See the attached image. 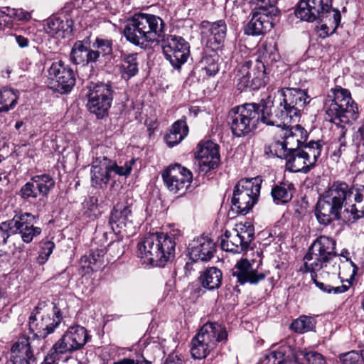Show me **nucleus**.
<instances>
[{"mask_svg": "<svg viewBox=\"0 0 364 364\" xmlns=\"http://www.w3.org/2000/svg\"><path fill=\"white\" fill-rule=\"evenodd\" d=\"M237 87L241 92L257 90L267 82L265 66L261 61L246 60L239 65L237 74Z\"/></svg>", "mask_w": 364, "mask_h": 364, "instance_id": "7", "label": "nucleus"}, {"mask_svg": "<svg viewBox=\"0 0 364 364\" xmlns=\"http://www.w3.org/2000/svg\"><path fill=\"white\" fill-rule=\"evenodd\" d=\"M212 350L196 336L191 340V353L195 359H203Z\"/></svg>", "mask_w": 364, "mask_h": 364, "instance_id": "45", "label": "nucleus"}, {"mask_svg": "<svg viewBox=\"0 0 364 364\" xmlns=\"http://www.w3.org/2000/svg\"><path fill=\"white\" fill-rule=\"evenodd\" d=\"M322 144L320 141H311L300 149L290 151L286 158V168L291 172L308 173L321 156Z\"/></svg>", "mask_w": 364, "mask_h": 364, "instance_id": "6", "label": "nucleus"}, {"mask_svg": "<svg viewBox=\"0 0 364 364\" xmlns=\"http://www.w3.org/2000/svg\"><path fill=\"white\" fill-rule=\"evenodd\" d=\"M63 353L58 352V349L55 350V346L53 345L50 348L49 353L44 359L45 364H58L60 355Z\"/></svg>", "mask_w": 364, "mask_h": 364, "instance_id": "55", "label": "nucleus"}, {"mask_svg": "<svg viewBox=\"0 0 364 364\" xmlns=\"http://www.w3.org/2000/svg\"><path fill=\"white\" fill-rule=\"evenodd\" d=\"M332 18L329 19L330 23H323L320 26V30L323 32L320 33V36L325 38L330 34L333 33L341 23V13L338 10H332Z\"/></svg>", "mask_w": 364, "mask_h": 364, "instance_id": "44", "label": "nucleus"}, {"mask_svg": "<svg viewBox=\"0 0 364 364\" xmlns=\"http://www.w3.org/2000/svg\"><path fill=\"white\" fill-rule=\"evenodd\" d=\"M222 279L221 270L215 267L207 268L199 277L203 287L209 290L218 289L221 285Z\"/></svg>", "mask_w": 364, "mask_h": 364, "instance_id": "31", "label": "nucleus"}, {"mask_svg": "<svg viewBox=\"0 0 364 364\" xmlns=\"http://www.w3.org/2000/svg\"><path fill=\"white\" fill-rule=\"evenodd\" d=\"M164 364H181L178 360H176L173 357H168Z\"/></svg>", "mask_w": 364, "mask_h": 364, "instance_id": "63", "label": "nucleus"}, {"mask_svg": "<svg viewBox=\"0 0 364 364\" xmlns=\"http://www.w3.org/2000/svg\"><path fill=\"white\" fill-rule=\"evenodd\" d=\"M68 26L67 22H64L61 18L53 16L50 18L45 25V31L50 36H63V33Z\"/></svg>", "mask_w": 364, "mask_h": 364, "instance_id": "37", "label": "nucleus"}, {"mask_svg": "<svg viewBox=\"0 0 364 364\" xmlns=\"http://www.w3.org/2000/svg\"><path fill=\"white\" fill-rule=\"evenodd\" d=\"M252 206H245L244 208H239L238 214L245 215L247 214L252 209Z\"/></svg>", "mask_w": 364, "mask_h": 364, "instance_id": "62", "label": "nucleus"}, {"mask_svg": "<svg viewBox=\"0 0 364 364\" xmlns=\"http://www.w3.org/2000/svg\"><path fill=\"white\" fill-rule=\"evenodd\" d=\"M216 54H205L200 61V68L205 71L208 76L215 75L219 70Z\"/></svg>", "mask_w": 364, "mask_h": 364, "instance_id": "42", "label": "nucleus"}, {"mask_svg": "<svg viewBox=\"0 0 364 364\" xmlns=\"http://www.w3.org/2000/svg\"><path fill=\"white\" fill-rule=\"evenodd\" d=\"M41 55L39 50L36 48L33 47V48L27 52L26 61H28L29 65L33 64L38 65L41 61Z\"/></svg>", "mask_w": 364, "mask_h": 364, "instance_id": "54", "label": "nucleus"}, {"mask_svg": "<svg viewBox=\"0 0 364 364\" xmlns=\"http://www.w3.org/2000/svg\"><path fill=\"white\" fill-rule=\"evenodd\" d=\"M283 102H281L294 118L300 115L301 108L309 102L305 90L299 88L284 87L282 90Z\"/></svg>", "mask_w": 364, "mask_h": 364, "instance_id": "16", "label": "nucleus"}, {"mask_svg": "<svg viewBox=\"0 0 364 364\" xmlns=\"http://www.w3.org/2000/svg\"><path fill=\"white\" fill-rule=\"evenodd\" d=\"M135 161L134 159H131L125 161L123 165H119L116 161L107 157V164L110 174L112 175V173H114L116 175L120 176H128L132 171V166L135 164Z\"/></svg>", "mask_w": 364, "mask_h": 364, "instance_id": "39", "label": "nucleus"}, {"mask_svg": "<svg viewBox=\"0 0 364 364\" xmlns=\"http://www.w3.org/2000/svg\"><path fill=\"white\" fill-rule=\"evenodd\" d=\"M350 209L346 208L344 211H346L347 213H350L353 220H357L364 217V209L358 210L357 208H355V206H350Z\"/></svg>", "mask_w": 364, "mask_h": 364, "instance_id": "59", "label": "nucleus"}, {"mask_svg": "<svg viewBox=\"0 0 364 364\" xmlns=\"http://www.w3.org/2000/svg\"><path fill=\"white\" fill-rule=\"evenodd\" d=\"M196 157L200 171L207 173L220 164L219 146L211 141H200L197 146Z\"/></svg>", "mask_w": 364, "mask_h": 364, "instance_id": "15", "label": "nucleus"}, {"mask_svg": "<svg viewBox=\"0 0 364 364\" xmlns=\"http://www.w3.org/2000/svg\"><path fill=\"white\" fill-rule=\"evenodd\" d=\"M216 252L215 242L208 237H200L193 240L188 246L190 258L196 262H208Z\"/></svg>", "mask_w": 364, "mask_h": 364, "instance_id": "20", "label": "nucleus"}, {"mask_svg": "<svg viewBox=\"0 0 364 364\" xmlns=\"http://www.w3.org/2000/svg\"><path fill=\"white\" fill-rule=\"evenodd\" d=\"M336 245L332 238L324 235L318 237L304 257L305 271L318 272L321 277L325 273L336 276L340 269Z\"/></svg>", "mask_w": 364, "mask_h": 364, "instance_id": "2", "label": "nucleus"}, {"mask_svg": "<svg viewBox=\"0 0 364 364\" xmlns=\"http://www.w3.org/2000/svg\"><path fill=\"white\" fill-rule=\"evenodd\" d=\"M22 215L15 216L12 220L3 222L0 225V245H5L7 239L17 235V237L23 239V230L21 223Z\"/></svg>", "mask_w": 364, "mask_h": 364, "instance_id": "27", "label": "nucleus"}, {"mask_svg": "<svg viewBox=\"0 0 364 364\" xmlns=\"http://www.w3.org/2000/svg\"><path fill=\"white\" fill-rule=\"evenodd\" d=\"M23 344L19 341L14 343L10 352V362L12 364H23Z\"/></svg>", "mask_w": 364, "mask_h": 364, "instance_id": "50", "label": "nucleus"}, {"mask_svg": "<svg viewBox=\"0 0 364 364\" xmlns=\"http://www.w3.org/2000/svg\"><path fill=\"white\" fill-rule=\"evenodd\" d=\"M70 60L75 65L82 66L93 63L94 60L91 55V48L88 43L84 41H76L70 53Z\"/></svg>", "mask_w": 364, "mask_h": 364, "instance_id": "26", "label": "nucleus"}, {"mask_svg": "<svg viewBox=\"0 0 364 364\" xmlns=\"http://www.w3.org/2000/svg\"><path fill=\"white\" fill-rule=\"evenodd\" d=\"M293 356L297 364H326L323 355L316 351L301 350L296 351Z\"/></svg>", "mask_w": 364, "mask_h": 364, "instance_id": "34", "label": "nucleus"}, {"mask_svg": "<svg viewBox=\"0 0 364 364\" xmlns=\"http://www.w3.org/2000/svg\"><path fill=\"white\" fill-rule=\"evenodd\" d=\"M259 105L260 106L261 121L267 125L281 127L282 130L294 120V117L289 114L286 109H284L281 102L279 106L274 108L272 111V101L270 96H268L266 100H262L261 105Z\"/></svg>", "mask_w": 364, "mask_h": 364, "instance_id": "14", "label": "nucleus"}, {"mask_svg": "<svg viewBox=\"0 0 364 364\" xmlns=\"http://www.w3.org/2000/svg\"><path fill=\"white\" fill-rule=\"evenodd\" d=\"M188 127L185 120L179 119L171 126L169 132L164 136V140L169 147L179 144L188 134Z\"/></svg>", "mask_w": 364, "mask_h": 364, "instance_id": "28", "label": "nucleus"}, {"mask_svg": "<svg viewBox=\"0 0 364 364\" xmlns=\"http://www.w3.org/2000/svg\"><path fill=\"white\" fill-rule=\"evenodd\" d=\"M340 360L343 364H363L361 353L354 350L342 355Z\"/></svg>", "mask_w": 364, "mask_h": 364, "instance_id": "52", "label": "nucleus"}, {"mask_svg": "<svg viewBox=\"0 0 364 364\" xmlns=\"http://www.w3.org/2000/svg\"><path fill=\"white\" fill-rule=\"evenodd\" d=\"M176 244L171 235L159 232L150 233L138 242L136 255L145 263L164 267L174 257Z\"/></svg>", "mask_w": 364, "mask_h": 364, "instance_id": "3", "label": "nucleus"}, {"mask_svg": "<svg viewBox=\"0 0 364 364\" xmlns=\"http://www.w3.org/2000/svg\"><path fill=\"white\" fill-rule=\"evenodd\" d=\"M11 72L12 70L9 67H8L5 70L2 71V76L4 77H9Z\"/></svg>", "mask_w": 364, "mask_h": 364, "instance_id": "64", "label": "nucleus"}, {"mask_svg": "<svg viewBox=\"0 0 364 364\" xmlns=\"http://www.w3.org/2000/svg\"><path fill=\"white\" fill-rule=\"evenodd\" d=\"M346 132L345 125L338 127L337 136L331 144V158L336 162H338L341 158H347L352 151L353 144L347 141Z\"/></svg>", "mask_w": 364, "mask_h": 364, "instance_id": "23", "label": "nucleus"}, {"mask_svg": "<svg viewBox=\"0 0 364 364\" xmlns=\"http://www.w3.org/2000/svg\"><path fill=\"white\" fill-rule=\"evenodd\" d=\"M55 247V244L52 241H46L41 247V250L37 257V262L39 264H43L48 259L49 256L52 253Z\"/></svg>", "mask_w": 364, "mask_h": 364, "instance_id": "51", "label": "nucleus"}, {"mask_svg": "<svg viewBox=\"0 0 364 364\" xmlns=\"http://www.w3.org/2000/svg\"><path fill=\"white\" fill-rule=\"evenodd\" d=\"M316 324V321L313 317L308 316H301L294 320L291 324V328L294 331L303 333L311 331Z\"/></svg>", "mask_w": 364, "mask_h": 364, "instance_id": "41", "label": "nucleus"}, {"mask_svg": "<svg viewBox=\"0 0 364 364\" xmlns=\"http://www.w3.org/2000/svg\"><path fill=\"white\" fill-rule=\"evenodd\" d=\"M269 149L272 154H275L277 157L284 159H286L287 155L290 152L284 140L282 141L277 140L272 142L269 146Z\"/></svg>", "mask_w": 364, "mask_h": 364, "instance_id": "49", "label": "nucleus"}, {"mask_svg": "<svg viewBox=\"0 0 364 364\" xmlns=\"http://www.w3.org/2000/svg\"><path fill=\"white\" fill-rule=\"evenodd\" d=\"M90 175L92 186L103 188L107 184L112 175L108 170L107 156H100L92 161Z\"/></svg>", "mask_w": 364, "mask_h": 364, "instance_id": "22", "label": "nucleus"}, {"mask_svg": "<svg viewBox=\"0 0 364 364\" xmlns=\"http://www.w3.org/2000/svg\"><path fill=\"white\" fill-rule=\"evenodd\" d=\"M262 182L259 176L239 181L234 187L232 205H256L259 200Z\"/></svg>", "mask_w": 364, "mask_h": 364, "instance_id": "10", "label": "nucleus"}, {"mask_svg": "<svg viewBox=\"0 0 364 364\" xmlns=\"http://www.w3.org/2000/svg\"><path fill=\"white\" fill-rule=\"evenodd\" d=\"M112 53V41L97 38L91 48L94 63L100 60V58H105Z\"/></svg>", "mask_w": 364, "mask_h": 364, "instance_id": "33", "label": "nucleus"}, {"mask_svg": "<svg viewBox=\"0 0 364 364\" xmlns=\"http://www.w3.org/2000/svg\"><path fill=\"white\" fill-rule=\"evenodd\" d=\"M112 364H151V362L145 359L143 355H141L136 359L124 358L117 362H114Z\"/></svg>", "mask_w": 364, "mask_h": 364, "instance_id": "57", "label": "nucleus"}, {"mask_svg": "<svg viewBox=\"0 0 364 364\" xmlns=\"http://www.w3.org/2000/svg\"><path fill=\"white\" fill-rule=\"evenodd\" d=\"M105 252L104 249H96L95 250H92L88 257V267L92 269L94 268L100 267L104 263Z\"/></svg>", "mask_w": 364, "mask_h": 364, "instance_id": "48", "label": "nucleus"}, {"mask_svg": "<svg viewBox=\"0 0 364 364\" xmlns=\"http://www.w3.org/2000/svg\"><path fill=\"white\" fill-rule=\"evenodd\" d=\"M232 276L235 277L237 282L240 284L245 283L257 284L264 279L266 274L259 272L257 269L253 268L252 264L247 259L242 258L238 260L232 268Z\"/></svg>", "mask_w": 364, "mask_h": 364, "instance_id": "18", "label": "nucleus"}, {"mask_svg": "<svg viewBox=\"0 0 364 364\" xmlns=\"http://www.w3.org/2000/svg\"><path fill=\"white\" fill-rule=\"evenodd\" d=\"M310 273L311 274V277L314 284L319 289L324 292L331 293L333 291L334 294H341L346 292L349 289V285L342 284L341 286L334 287L318 280V278L325 279L326 277H328L330 274H327V273H325L323 277H321L318 274V272Z\"/></svg>", "mask_w": 364, "mask_h": 364, "instance_id": "38", "label": "nucleus"}, {"mask_svg": "<svg viewBox=\"0 0 364 364\" xmlns=\"http://www.w3.org/2000/svg\"><path fill=\"white\" fill-rule=\"evenodd\" d=\"M323 110L327 119L337 125L352 123L358 117V107L350 92L339 86L328 92L323 101Z\"/></svg>", "mask_w": 364, "mask_h": 364, "instance_id": "4", "label": "nucleus"}, {"mask_svg": "<svg viewBox=\"0 0 364 364\" xmlns=\"http://www.w3.org/2000/svg\"><path fill=\"white\" fill-rule=\"evenodd\" d=\"M165 30L166 23L160 16L138 12L126 20L123 35L128 42L141 48L161 42L166 58L179 69L190 55L189 43L181 36L166 35Z\"/></svg>", "mask_w": 364, "mask_h": 364, "instance_id": "1", "label": "nucleus"}, {"mask_svg": "<svg viewBox=\"0 0 364 364\" xmlns=\"http://www.w3.org/2000/svg\"><path fill=\"white\" fill-rule=\"evenodd\" d=\"M343 206H316L315 215L321 224L328 225L333 220L339 219Z\"/></svg>", "mask_w": 364, "mask_h": 364, "instance_id": "32", "label": "nucleus"}, {"mask_svg": "<svg viewBox=\"0 0 364 364\" xmlns=\"http://www.w3.org/2000/svg\"><path fill=\"white\" fill-rule=\"evenodd\" d=\"M238 232V236L240 237L243 245L247 249L251 242L255 238V228L250 223H245L240 225L238 228L233 229Z\"/></svg>", "mask_w": 364, "mask_h": 364, "instance_id": "43", "label": "nucleus"}, {"mask_svg": "<svg viewBox=\"0 0 364 364\" xmlns=\"http://www.w3.org/2000/svg\"><path fill=\"white\" fill-rule=\"evenodd\" d=\"M129 206H114L109 218L110 224H116L117 227L122 228L126 225L127 221L132 217V212Z\"/></svg>", "mask_w": 364, "mask_h": 364, "instance_id": "35", "label": "nucleus"}, {"mask_svg": "<svg viewBox=\"0 0 364 364\" xmlns=\"http://www.w3.org/2000/svg\"><path fill=\"white\" fill-rule=\"evenodd\" d=\"M164 182L169 191L175 194H183L193 180L191 171L180 164L169 166L162 173Z\"/></svg>", "mask_w": 364, "mask_h": 364, "instance_id": "11", "label": "nucleus"}, {"mask_svg": "<svg viewBox=\"0 0 364 364\" xmlns=\"http://www.w3.org/2000/svg\"><path fill=\"white\" fill-rule=\"evenodd\" d=\"M26 224L24 227V242H30L33 240L34 237L39 235L41 233V228L35 227L33 223L29 225L28 220L24 222Z\"/></svg>", "mask_w": 364, "mask_h": 364, "instance_id": "53", "label": "nucleus"}, {"mask_svg": "<svg viewBox=\"0 0 364 364\" xmlns=\"http://www.w3.org/2000/svg\"><path fill=\"white\" fill-rule=\"evenodd\" d=\"M260 106L255 103L245 104L232 108L228 114V124L233 135L245 136L256 128Z\"/></svg>", "mask_w": 364, "mask_h": 364, "instance_id": "5", "label": "nucleus"}, {"mask_svg": "<svg viewBox=\"0 0 364 364\" xmlns=\"http://www.w3.org/2000/svg\"><path fill=\"white\" fill-rule=\"evenodd\" d=\"M16 103V97L12 90L0 92V113L13 109Z\"/></svg>", "mask_w": 364, "mask_h": 364, "instance_id": "47", "label": "nucleus"}, {"mask_svg": "<svg viewBox=\"0 0 364 364\" xmlns=\"http://www.w3.org/2000/svg\"><path fill=\"white\" fill-rule=\"evenodd\" d=\"M48 73L50 88L58 93L70 92L75 84L73 70L60 60L52 63Z\"/></svg>", "mask_w": 364, "mask_h": 364, "instance_id": "9", "label": "nucleus"}, {"mask_svg": "<svg viewBox=\"0 0 364 364\" xmlns=\"http://www.w3.org/2000/svg\"><path fill=\"white\" fill-rule=\"evenodd\" d=\"M350 198H352L353 203H364V186L359 188H351L350 192Z\"/></svg>", "mask_w": 364, "mask_h": 364, "instance_id": "56", "label": "nucleus"}, {"mask_svg": "<svg viewBox=\"0 0 364 364\" xmlns=\"http://www.w3.org/2000/svg\"><path fill=\"white\" fill-rule=\"evenodd\" d=\"M332 10L331 0H300L294 14L301 21L314 22L328 17Z\"/></svg>", "mask_w": 364, "mask_h": 364, "instance_id": "12", "label": "nucleus"}, {"mask_svg": "<svg viewBox=\"0 0 364 364\" xmlns=\"http://www.w3.org/2000/svg\"><path fill=\"white\" fill-rule=\"evenodd\" d=\"M220 247L223 250L232 253H240L247 250L238 236V232L233 230H226L222 235Z\"/></svg>", "mask_w": 364, "mask_h": 364, "instance_id": "29", "label": "nucleus"}, {"mask_svg": "<svg viewBox=\"0 0 364 364\" xmlns=\"http://www.w3.org/2000/svg\"><path fill=\"white\" fill-rule=\"evenodd\" d=\"M114 91L110 84L100 82L90 86L88 97L87 108L98 119L108 115L112 106Z\"/></svg>", "mask_w": 364, "mask_h": 364, "instance_id": "8", "label": "nucleus"}, {"mask_svg": "<svg viewBox=\"0 0 364 364\" xmlns=\"http://www.w3.org/2000/svg\"><path fill=\"white\" fill-rule=\"evenodd\" d=\"M239 208H240V206H230V209L228 213V217L234 218L238 215Z\"/></svg>", "mask_w": 364, "mask_h": 364, "instance_id": "61", "label": "nucleus"}, {"mask_svg": "<svg viewBox=\"0 0 364 364\" xmlns=\"http://www.w3.org/2000/svg\"><path fill=\"white\" fill-rule=\"evenodd\" d=\"M227 25L223 20L213 22L210 25L207 44L213 50H216L223 46L226 37Z\"/></svg>", "mask_w": 364, "mask_h": 364, "instance_id": "25", "label": "nucleus"}, {"mask_svg": "<svg viewBox=\"0 0 364 364\" xmlns=\"http://www.w3.org/2000/svg\"><path fill=\"white\" fill-rule=\"evenodd\" d=\"M121 68L123 77L129 79L134 76L139 71L137 55H124L123 56Z\"/></svg>", "mask_w": 364, "mask_h": 364, "instance_id": "36", "label": "nucleus"}, {"mask_svg": "<svg viewBox=\"0 0 364 364\" xmlns=\"http://www.w3.org/2000/svg\"><path fill=\"white\" fill-rule=\"evenodd\" d=\"M96 208L97 206H84V215L90 220H94L96 217Z\"/></svg>", "mask_w": 364, "mask_h": 364, "instance_id": "60", "label": "nucleus"}, {"mask_svg": "<svg viewBox=\"0 0 364 364\" xmlns=\"http://www.w3.org/2000/svg\"><path fill=\"white\" fill-rule=\"evenodd\" d=\"M288 356L285 350L280 348L264 354L259 360V364H285Z\"/></svg>", "mask_w": 364, "mask_h": 364, "instance_id": "40", "label": "nucleus"}, {"mask_svg": "<svg viewBox=\"0 0 364 364\" xmlns=\"http://www.w3.org/2000/svg\"><path fill=\"white\" fill-rule=\"evenodd\" d=\"M87 330L80 326H72L54 343L55 350L63 354L72 353L80 350L87 342Z\"/></svg>", "mask_w": 364, "mask_h": 364, "instance_id": "13", "label": "nucleus"}, {"mask_svg": "<svg viewBox=\"0 0 364 364\" xmlns=\"http://www.w3.org/2000/svg\"><path fill=\"white\" fill-rule=\"evenodd\" d=\"M303 130L304 129L299 125L291 127V128H289L288 126L282 130L284 132L282 134V139L289 151L301 149L300 144L302 143Z\"/></svg>", "mask_w": 364, "mask_h": 364, "instance_id": "30", "label": "nucleus"}, {"mask_svg": "<svg viewBox=\"0 0 364 364\" xmlns=\"http://www.w3.org/2000/svg\"><path fill=\"white\" fill-rule=\"evenodd\" d=\"M196 336L213 351L218 343L227 341L228 332L222 325L208 322L200 328Z\"/></svg>", "mask_w": 364, "mask_h": 364, "instance_id": "17", "label": "nucleus"}, {"mask_svg": "<svg viewBox=\"0 0 364 364\" xmlns=\"http://www.w3.org/2000/svg\"><path fill=\"white\" fill-rule=\"evenodd\" d=\"M108 250L109 252H114V250H117V252L115 254L114 257L119 258L124 253L123 247L119 242H112L109 245Z\"/></svg>", "mask_w": 364, "mask_h": 364, "instance_id": "58", "label": "nucleus"}, {"mask_svg": "<svg viewBox=\"0 0 364 364\" xmlns=\"http://www.w3.org/2000/svg\"><path fill=\"white\" fill-rule=\"evenodd\" d=\"M54 185V181L49 176H36L24 186V198H36L38 193L46 196Z\"/></svg>", "mask_w": 364, "mask_h": 364, "instance_id": "24", "label": "nucleus"}, {"mask_svg": "<svg viewBox=\"0 0 364 364\" xmlns=\"http://www.w3.org/2000/svg\"><path fill=\"white\" fill-rule=\"evenodd\" d=\"M351 188L345 182H335L323 195L326 205H348L353 203L350 198Z\"/></svg>", "mask_w": 364, "mask_h": 364, "instance_id": "21", "label": "nucleus"}, {"mask_svg": "<svg viewBox=\"0 0 364 364\" xmlns=\"http://www.w3.org/2000/svg\"><path fill=\"white\" fill-rule=\"evenodd\" d=\"M271 194L276 203H287L292 198V193L284 184L277 185L273 187Z\"/></svg>", "mask_w": 364, "mask_h": 364, "instance_id": "46", "label": "nucleus"}, {"mask_svg": "<svg viewBox=\"0 0 364 364\" xmlns=\"http://www.w3.org/2000/svg\"><path fill=\"white\" fill-rule=\"evenodd\" d=\"M269 6L264 8H259L255 5L253 9L257 10L254 11L252 15V18L247 23L245 33L251 36H259L266 33L267 31L273 27L272 22V17L269 16L266 11ZM270 8H273L274 6Z\"/></svg>", "mask_w": 364, "mask_h": 364, "instance_id": "19", "label": "nucleus"}]
</instances>
